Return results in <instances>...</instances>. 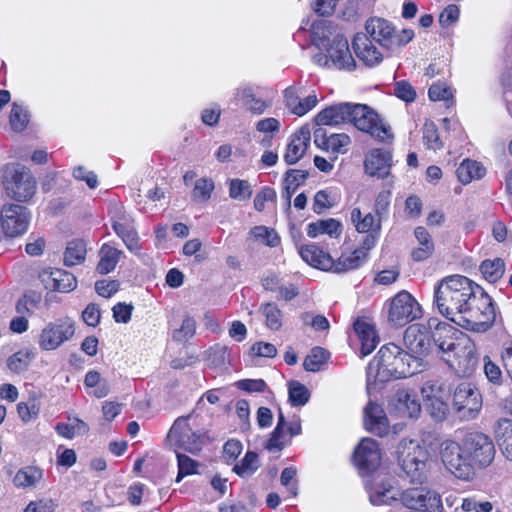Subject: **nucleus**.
Returning a JSON list of instances; mask_svg holds the SVG:
<instances>
[{
    "label": "nucleus",
    "instance_id": "obj_36",
    "mask_svg": "<svg viewBox=\"0 0 512 512\" xmlns=\"http://www.w3.org/2000/svg\"><path fill=\"white\" fill-rule=\"evenodd\" d=\"M424 406L429 415L437 422L446 419L449 413L448 401L436 398V396L422 395Z\"/></svg>",
    "mask_w": 512,
    "mask_h": 512
},
{
    "label": "nucleus",
    "instance_id": "obj_64",
    "mask_svg": "<svg viewBox=\"0 0 512 512\" xmlns=\"http://www.w3.org/2000/svg\"><path fill=\"white\" fill-rule=\"evenodd\" d=\"M428 96L432 101L448 100L452 97L451 91L442 83H434L428 90Z\"/></svg>",
    "mask_w": 512,
    "mask_h": 512
},
{
    "label": "nucleus",
    "instance_id": "obj_21",
    "mask_svg": "<svg viewBox=\"0 0 512 512\" xmlns=\"http://www.w3.org/2000/svg\"><path fill=\"white\" fill-rule=\"evenodd\" d=\"M352 47L357 57L367 66H375L383 59L382 54L372 44L371 39L364 33H358L355 35L352 41Z\"/></svg>",
    "mask_w": 512,
    "mask_h": 512
},
{
    "label": "nucleus",
    "instance_id": "obj_34",
    "mask_svg": "<svg viewBox=\"0 0 512 512\" xmlns=\"http://www.w3.org/2000/svg\"><path fill=\"white\" fill-rule=\"evenodd\" d=\"M363 253V250H354L350 256H341L337 261L333 259V265L328 267V271L340 274L358 268L364 261Z\"/></svg>",
    "mask_w": 512,
    "mask_h": 512
},
{
    "label": "nucleus",
    "instance_id": "obj_47",
    "mask_svg": "<svg viewBox=\"0 0 512 512\" xmlns=\"http://www.w3.org/2000/svg\"><path fill=\"white\" fill-rule=\"evenodd\" d=\"M178 475L176 482H180L185 476L196 474L199 463L183 453H177Z\"/></svg>",
    "mask_w": 512,
    "mask_h": 512
},
{
    "label": "nucleus",
    "instance_id": "obj_38",
    "mask_svg": "<svg viewBox=\"0 0 512 512\" xmlns=\"http://www.w3.org/2000/svg\"><path fill=\"white\" fill-rule=\"evenodd\" d=\"M329 357L330 352L328 350L319 346L313 347L304 359L303 367L306 371L317 372L327 362Z\"/></svg>",
    "mask_w": 512,
    "mask_h": 512
},
{
    "label": "nucleus",
    "instance_id": "obj_45",
    "mask_svg": "<svg viewBox=\"0 0 512 512\" xmlns=\"http://www.w3.org/2000/svg\"><path fill=\"white\" fill-rule=\"evenodd\" d=\"M252 195L251 185L247 180L232 179L230 181L229 196L239 201L247 200Z\"/></svg>",
    "mask_w": 512,
    "mask_h": 512
},
{
    "label": "nucleus",
    "instance_id": "obj_7",
    "mask_svg": "<svg viewBox=\"0 0 512 512\" xmlns=\"http://www.w3.org/2000/svg\"><path fill=\"white\" fill-rule=\"evenodd\" d=\"M3 177L7 195L14 200L23 202L34 195L36 181L25 166L20 164L7 166Z\"/></svg>",
    "mask_w": 512,
    "mask_h": 512
},
{
    "label": "nucleus",
    "instance_id": "obj_17",
    "mask_svg": "<svg viewBox=\"0 0 512 512\" xmlns=\"http://www.w3.org/2000/svg\"><path fill=\"white\" fill-rule=\"evenodd\" d=\"M433 327H435V332L432 333V341L442 352V358L452 357L459 346L464 343L463 339H467L458 329L448 323L437 321Z\"/></svg>",
    "mask_w": 512,
    "mask_h": 512
},
{
    "label": "nucleus",
    "instance_id": "obj_41",
    "mask_svg": "<svg viewBox=\"0 0 512 512\" xmlns=\"http://www.w3.org/2000/svg\"><path fill=\"white\" fill-rule=\"evenodd\" d=\"M289 402L292 406H303L310 398V391L299 381L292 380L288 384Z\"/></svg>",
    "mask_w": 512,
    "mask_h": 512
},
{
    "label": "nucleus",
    "instance_id": "obj_28",
    "mask_svg": "<svg viewBox=\"0 0 512 512\" xmlns=\"http://www.w3.org/2000/svg\"><path fill=\"white\" fill-rule=\"evenodd\" d=\"M309 173L305 170L289 169L285 173L283 196L287 201V209L291 207V197L297 188L308 178Z\"/></svg>",
    "mask_w": 512,
    "mask_h": 512
},
{
    "label": "nucleus",
    "instance_id": "obj_42",
    "mask_svg": "<svg viewBox=\"0 0 512 512\" xmlns=\"http://www.w3.org/2000/svg\"><path fill=\"white\" fill-rule=\"evenodd\" d=\"M177 442L181 448L192 454L200 452L203 445L202 435L192 430L187 433H182V435L177 439Z\"/></svg>",
    "mask_w": 512,
    "mask_h": 512
},
{
    "label": "nucleus",
    "instance_id": "obj_49",
    "mask_svg": "<svg viewBox=\"0 0 512 512\" xmlns=\"http://www.w3.org/2000/svg\"><path fill=\"white\" fill-rule=\"evenodd\" d=\"M40 302L41 295L37 292L30 291L17 301L16 311L21 315H30Z\"/></svg>",
    "mask_w": 512,
    "mask_h": 512
},
{
    "label": "nucleus",
    "instance_id": "obj_40",
    "mask_svg": "<svg viewBox=\"0 0 512 512\" xmlns=\"http://www.w3.org/2000/svg\"><path fill=\"white\" fill-rule=\"evenodd\" d=\"M261 313L265 317L266 326L271 330H279L282 326V312L275 303L268 302L261 306Z\"/></svg>",
    "mask_w": 512,
    "mask_h": 512
},
{
    "label": "nucleus",
    "instance_id": "obj_29",
    "mask_svg": "<svg viewBox=\"0 0 512 512\" xmlns=\"http://www.w3.org/2000/svg\"><path fill=\"white\" fill-rule=\"evenodd\" d=\"M496 436L503 455L512 461V420L500 419L497 423Z\"/></svg>",
    "mask_w": 512,
    "mask_h": 512
},
{
    "label": "nucleus",
    "instance_id": "obj_60",
    "mask_svg": "<svg viewBox=\"0 0 512 512\" xmlns=\"http://www.w3.org/2000/svg\"><path fill=\"white\" fill-rule=\"evenodd\" d=\"M277 198L276 191L271 187H263L254 198V208L261 212L265 208V202H275Z\"/></svg>",
    "mask_w": 512,
    "mask_h": 512
},
{
    "label": "nucleus",
    "instance_id": "obj_12",
    "mask_svg": "<svg viewBox=\"0 0 512 512\" xmlns=\"http://www.w3.org/2000/svg\"><path fill=\"white\" fill-rule=\"evenodd\" d=\"M353 462L362 476H373L381 463L377 441L372 438H363L354 450Z\"/></svg>",
    "mask_w": 512,
    "mask_h": 512
},
{
    "label": "nucleus",
    "instance_id": "obj_44",
    "mask_svg": "<svg viewBox=\"0 0 512 512\" xmlns=\"http://www.w3.org/2000/svg\"><path fill=\"white\" fill-rule=\"evenodd\" d=\"M422 395L436 396V398L441 400H446L450 398L451 395V387L446 382H427L421 388Z\"/></svg>",
    "mask_w": 512,
    "mask_h": 512
},
{
    "label": "nucleus",
    "instance_id": "obj_1",
    "mask_svg": "<svg viewBox=\"0 0 512 512\" xmlns=\"http://www.w3.org/2000/svg\"><path fill=\"white\" fill-rule=\"evenodd\" d=\"M424 370L426 364L421 362V359L415 361L409 352H405L394 343H389L381 347L367 367V390L370 392L376 389L377 383L406 378Z\"/></svg>",
    "mask_w": 512,
    "mask_h": 512
},
{
    "label": "nucleus",
    "instance_id": "obj_18",
    "mask_svg": "<svg viewBox=\"0 0 512 512\" xmlns=\"http://www.w3.org/2000/svg\"><path fill=\"white\" fill-rule=\"evenodd\" d=\"M453 405L457 411L478 412L482 406V397L478 389L468 382L460 383L453 392Z\"/></svg>",
    "mask_w": 512,
    "mask_h": 512
},
{
    "label": "nucleus",
    "instance_id": "obj_3",
    "mask_svg": "<svg viewBox=\"0 0 512 512\" xmlns=\"http://www.w3.org/2000/svg\"><path fill=\"white\" fill-rule=\"evenodd\" d=\"M475 288L476 291L454 323L466 330L483 333L491 328L496 314L492 298L481 286L475 285Z\"/></svg>",
    "mask_w": 512,
    "mask_h": 512
},
{
    "label": "nucleus",
    "instance_id": "obj_53",
    "mask_svg": "<svg viewBox=\"0 0 512 512\" xmlns=\"http://www.w3.org/2000/svg\"><path fill=\"white\" fill-rule=\"evenodd\" d=\"M196 332V322L190 317L186 316L179 329L173 332L172 338L177 342H185L192 338Z\"/></svg>",
    "mask_w": 512,
    "mask_h": 512
},
{
    "label": "nucleus",
    "instance_id": "obj_11",
    "mask_svg": "<svg viewBox=\"0 0 512 512\" xmlns=\"http://www.w3.org/2000/svg\"><path fill=\"white\" fill-rule=\"evenodd\" d=\"M421 316V306L409 292L403 290L392 298L388 321L393 326L403 327Z\"/></svg>",
    "mask_w": 512,
    "mask_h": 512
},
{
    "label": "nucleus",
    "instance_id": "obj_2",
    "mask_svg": "<svg viewBox=\"0 0 512 512\" xmlns=\"http://www.w3.org/2000/svg\"><path fill=\"white\" fill-rule=\"evenodd\" d=\"M472 280L462 275H451L442 279L435 288L434 301L438 311L455 322L470 297L476 291Z\"/></svg>",
    "mask_w": 512,
    "mask_h": 512
},
{
    "label": "nucleus",
    "instance_id": "obj_37",
    "mask_svg": "<svg viewBox=\"0 0 512 512\" xmlns=\"http://www.w3.org/2000/svg\"><path fill=\"white\" fill-rule=\"evenodd\" d=\"M483 277L490 283H495L502 278L505 272V264L501 258L484 260L480 265Z\"/></svg>",
    "mask_w": 512,
    "mask_h": 512
},
{
    "label": "nucleus",
    "instance_id": "obj_35",
    "mask_svg": "<svg viewBox=\"0 0 512 512\" xmlns=\"http://www.w3.org/2000/svg\"><path fill=\"white\" fill-rule=\"evenodd\" d=\"M86 244L81 239L68 242L64 253V264L68 267L78 265L85 260Z\"/></svg>",
    "mask_w": 512,
    "mask_h": 512
},
{
    "label": "nucleus",
    "instance_id": "obj_27",
    "mask_svg": "<svg viewBox=\"0 0 512 512\" xmlns=\"http://www.w3.org/2000/svg\"><path fill=\"white\" fill-rule=\"evenodd\" d=\"M419 242V247L412 250L411 256L414 261L420 262L428 259L434 252V243L426 228L419 226L414 231Z\"/></svg>",
    "mask_w": 512,
    "mask_h": 512
},
{
    "label": "nucleus",
    "instance_id": "obj_61",
    "mask_svg": "<svg viewBox=\"0 0 512 512\" xmlns=\"http://www.w3.org/2000/svg\"><path fill=\"white\" fill-rule=\"evenodd\" d=\"M133 310L132 304L117 303L113 308V318L118 323H128Z\"/></svg>",
    "mask_w": 512,
    "mask_h": 512
},
{
    "label": "nucleus",
    "instance_id": "obj_55",
    "mask_svg": "<svg viewBox=\"0 0 512 512\" xmlns=\"http://www.w3.org/2000/svg\"><path fill=\"white\" fill-rule=\"evenodd\" d=\"M308 146L297 142L296 140L291 139L290 143L287 146V151L284 155V161L288 165H293L297 163L305 154Z\"/></svg>",
    "mask_w": 512,
    "mask_h": 512
},
{
    "label": "nucleus",
    "instance_id": "obj_6",
    "mask_svg": "<svg viewBox=\"0 0 512 512\" xmlns=\"http://www.w3.org/2000/svg\"><path fill=\"white\" fill-rule=\"evenodd\" d=\"M435 322H437V319L431 318L428 326L419 323L412 324L406 328L403 336L405 352H409V355L415 361L421 359V362L426 364V370L430 366L426 358L432 349V333L430 329L434 326Z\"/></svg>",
    "mask_w": 512,
    "mask_h": 512
},
{
    "label": "nucleus",
    "instance_id": "obj_48",
    "mask_svg": "<svg viewBox=\"0 0 512 512\" xmlns=\"http://www.w3.org/2000/svg\"><path fill=\"white\" fill-rule=\"evenodd\" d=\"M423 140L427 148L438 150L443 147L438 129L432 121H426L423 126Z\"/></svg>",
    "mask_w": 512,
    "mask_h": 512
},
{
    "label": "nucleus",
    "instance_id": "obj_19",
    "mask_svg": "<svg viewBox=\"0 0 512 512\" xmlns=\"http://www.w3.org/2000/svg\"><path fill=\"white\" fill-rule=\"evenodd\" d=\"M392 166V155L389 151L373 149L364 161L365 172L372 177L384 179L389 176Z\"/></svg>",
    "mask_w": 512,
    "mask_h": 512
},
{
    "label": "nucleus",
    "instance_id": "obj_63",
    "mask_svg": "<svg viewBox=\"0 0 512 512\" xmlns=\"http://www.w3.org/2000/svg\"><path fill=\"white\" fill-rule=\"evenodd\" d=\"M484 372L490 382L494 384H500L502 382L500 367L492 362L488 356L484 358Z\"/></svg>",
    "mask_w": 512,
    "mask_h": 512
},
{
    "label": "nucleus",
    "instance_id": "obj_57",
    "mask_svg": "<svg viewBox=\"0 0 512 512\" xmlns=\"http://www.w3.org/2000/svg\"><path fill=\"white\" fill-rule=\"evenodd\" d=\"M394 94L397 98L405 101L406 103L413 102L417 96L413 86L405 80H401L395 83Z\"/></svg>",
    "mask_w": 512,
    "mask_h": 512
},
{
    "label": "nucleus",
    "instance_id": "obj_25",
    "mask_svg": "<svg viewBox=\"0 0 512 512\" xmlns=\"http://www.w3.org/2000/svg\"><path fill=\"white\" fill-rule=\"evenodd\" d=\"M299 253L305 262L315 268L328 271V267H332L333 265L331 255L324 252L316 244L301 246Z\"/></svg>",
    "mask_w": 512,
    "mask_h": 512
},
{
    "label": "nucleus",
    "instance_id": "obj_8",
    "mask_svg": "<svg viewBox=\"0 0 512 512\" xmlns=\"http://www.w3.org/2000/svg\"><path fill=\"white\" fill-rule=\"evenodd\" d=\"M349 115L347 121L354 124V126L369 133L371 136L383 141L385 138H393L389 133L390 127L382 123L379 124L378 114L369 106L365 104H350Z\"/></svg>",
    "mask_w": 512,
    "mask_h": 512
},
{
    "label": "nucleus",
    "instance_id": "obj_32",
    "mask_svg": "<svg viewBox=\"0 0 512 512\" xmlns=\"http://www.w3.org/2000/svg\"><path fill=\"white\" fill-rule=\"evenodd\" d=\"M120 255L121 251L108 244H104L99 251L100 261L96 268L97 271L102 275L113 271L119 261Z\"/></svg>",
    "mask_w": 512,
    "mask_h": 512
},
{
    "label": "nucleus",
    "instance_id": "obj_33",
    "mask_svg": "<svg viewBox=\"0 0 512 512\" xmlns=\"http://www.w3.org/2000/svg\"><path fill=\"white\" fill-rule=\"evenodd\" d=\"M48 277L52 281V288L59 292H70L77 286L76 277L62 269L51 270Z\"/></svg>",
    "mask_w": 512,
    "mask_h": 512
},
{
    "label": "nucleus",
    "instance_id": "obj_39",
    "mask_svg": "<svg viewBox=\"0 0 512 512\" xmlns=\"http://www.w3.org/2000/svg\"><path fill=\"white\" fill-rule=\"evenodd\" d=\"M113 229L116 232V234L122 238L126 247L130 251L135 253L139 251L140 246L138 243V235L137 232L132 227H127L118 221H114Z\"/></svg>",
    "mask_w": 512,
    "mask_h": 512
},
{
    "label": "nucleus",
    "instance_id": "obj_51",
    "mask_svg": "<svg viewBox=\"0 0 512 512\" xmlns=\"http://www.w3.org/2000/svg\"><path fill=\"white\" fill-rule=\"evenodd\" d=\"M41 477V471L36 468L28 467L19 470L14 476L13 482L16 486L27 487L35 484Z\"/></svg>",
    "mask_w": 512,
    "mask_h": 512
},
{
    "label": "nucleus",
    "instance_id": "obj_9",
    "mask_svg": "<svg viewBox=\"0 0 512 512\" xmlns=\"http://www.w3.org/2000/svg\"><path fill=\"white\" fill-rule=\"evenodd\" d=\"M465 455L473 467L485 468L495 457V446L492 439L481 432H469L462 439Z\"/></svg>",
    "mask_w": 512,
    "mask_h": 512
},
{
    "label": "nucleus",
    "instance_id": "obj_10",
    "mask_svg": "<svg viewBox=\"0 0 512 512\" xmlns=\"http://www.w3.org/2000/svg\"><path fill=\"white\" fill-rule=\"evenodd\" d=\"M440 454L442 463L455 477L467 480L474 475V467L468 459V455H465L462 443L444 441Z\"/></svg>",
    "mask_w": 512,
    "mask_h": 512
},
{
    "label": "nucleus",
    "instance_id": "obj_30",
    "mask_svg": "<svg viewBox=\"0 0 512 512\" xmlns=\"http://www.w3.org/2000/svg\"><path fill=\"white\" fill-rule=\"evenodd\" d=\"M342 232L341 223L333 218L326 220H318L308 225L307 234L311 238L317 237L319 234H328L330 237L337 238Z\"/></svg>",
    "mask_w": 512,
    "mask_h": 512
},
{
    "label": "nucleus",
    "instance_id": "obj_43",
    "mask_svg": "<svg viewBox=\"0 0 512 512\" xmlns=\"http://www.w3.org/2000/svg\"><path fill=\"white\" fill-rule=\"evenodd\" d=\"M258 455L254 451H248L241 461V464H236L233 471L241 477L251 475L258 469Z\"/></svg>",
    "mask_w": 512,
    "mask_h": 512
},
{
    "label": "nucleus",
    "instance_id": "obj_58",
    "mask_svg": "<svg viewBox=\"0 0 512 512\" xmlns=\"http://www.w3.org/2000/svg\"><path fill=\"white\" fill-rule=\"evenodd\" d=\"M390 205V192L389 191H382L378 194L375 205H374V211L376 215L378 216L376 229L377 231L380 230L381 227V218L387 213L388 207Z\"/></svg>",
    "mask_w": 512,
    "mask_h": 512
},
{
    "label": "nucleus",
    "instance_id": "obj_26",
    "mask_svg": "<svg viewBox=\"0 0 512 512\" xmlns=\"http://www.w3.org/2000/svg\"><path fill=\"white\" fill-rule=\"evenodd\" d=\"M349 109V103H340L327 107L316 115L315 122L319 126H332L346 122L347 115H349Z\"/></svg>",
    "mask_w": 512,
    "mask_h": 512
},
{
    "label": "nucleus",
    "instance_id": "obj_20",
    "mask_svg": "<svg viewBox=\"0 0 512 512\" xmlns=\"http://www.w3.org/2000/svg\"><path fill=\"white\" fill-rule=\"evenodd\" d=\"M366 429L377 435L384 436L388 433L389 424L383 408L373 402H369L364 409Z\"/></svg>",
    "mask_w": 512,
    "mask_h": 512
},
{
    "label": "nucleus",
    "instance_id": "obj_59",
    "mask_svg": "<svg viewBox=\"0 0 512 512\" xmlns=\"http://www.w3.org/2000/svg\"><path fill=\"white\" fill-rule=\"evenodd\" d=\"M238 389L246 391L248 393L252 392H264L267 390L268 386L263 379H243L235 382L234 384Z\"/></svg>",
    "mask_w": 512,
    "mask_h": 512
},
{
    "label": "nucleus",
    "instance_id": "obj_15",
    "mask_svg": "<svg viewBox=\"0 0 512 512\" xmlns=\"http://www.w3.org/2000/svg\"><path fill=\"white\" fill-rule=\"evenodd\" d=\"M463 342L452 357H443V360L460 376L468 377L476 370L479 358L474 343L469 338L463 339Z\"/></svg>",
    "mask_w": 512,
    "mask_h": 512
},
{
    "label": "nucleus",
    "instance_id": "obj_52",
    "mask_svg": "<svg viewBox=\"0 0 512 512\" xmlns=\"http://www.w3.org/2000/svg\"><path fill=\"white\" fill-rule=\"evenodd\" d=\"M250 233L257 240H262L267 246L276 247L280 243V238L274 229L265 226H255Z\"/></svg>",
    "mask_w": 512,
    "mask_h": 512
},
{
    "label": "nucleus",
    "instance_id": "obj_5",
    "mask_svg": "<svg viewBox=\"0 0 512 512\" xmlns=\"http://www.w3.org/2000/svg\"><path fill=\"white\" fill-rule=\"evenodd\" d=\"M401 475L412 484H422L427 479L429 452L416 440L403 439L397 446Z\"/></svg>",
    "mask_w": 512,
    "mask_h": 512
},
{
    "label": "nucleus",
    "instance_id": "obj_54",
    "mask_svg": "<svg viewBox=\"0 0 512 512\" xmlns=\"http://www.w3.org/2000/svg\"><path fill=\"white\" fill-rule=\"evenodd\" d=\"M242 101L248 110L256 114L263 113L267 107L266 103L262 99L255 97L253 90L250 87L242 90Z\"/></svg>",
    "mask_w": 512,
    "mask_h": 512
},
{
    "label": "nucleus",
    "instance_id": "obj_56",
    "mask_svg": "<svg viewBox=\"0 0 512 512\" xmlns=\"http://www.w3.org/2000/svg\"><path fill=\"white\" fill-rule=\"evenodd\" d=\"M30 359V352L19 351L8 358L7 365L11 371L21 373L28 368Z\"/></svg>",
    "mask_w": 512,
    "mask_h": 512
},
{
    "label": "nucleus",
    "instance_id": "obj_16",
    "mask_svg": "<svg viewBox=\"0 0 512 512\" xmlns=\"http://www.w3.org/2000/svg\"><path fill=\"white\" fill-rule=\"evenodd\" d=\"M75 333L74 323L69 318L49 323L41 332L39 345L44 350H54L69 340Z\"/></svg>",
    "mask_w": 512,
    "mask_h": 512
},
{
    "label": "nucleus",
    "instance_id": "obj_4",
    "mask_svg": "<svg viewBox=\"0 0 512 512\" xmlns=\"http://www.w3.org/2000/svg\"><path fill=\"white\" fill-rule=\"evenodd\" d=\"M327 25L328 22L325 20L313 22L311 25L313 41L318 47H323L328 53L332 67L339 70L352 71L356 67V61L350 52L347 38L337 34L332 39H329L325 32Z\"/></svg>",
    "mask_w": 512,
    "mask_h": 512
},
{
    "label": "nucleus",
    "instance_id": "obj_24",
    "mask_svg": "<svg viewBox=\"0 0 512 512\" xmlns=\"http://www.w3.org/2000/svg\"><path fill=\"white\" fill-rule=\"evenodd\" d=\"M365 486L369 492V499L373 505L389 504L392 500H396L392 494L393 486L386 478L373 477L372 480H367Z\"/></svg>",
    "mask_w": 512,
    "mask_h": 512
},
{
    "label": "nucleus",
    "instance_id": "obj_50",
    "mask_svg": "<svg viewBox=\"0 0 512 512\" xmlns=\"http://www.w3.org/2000/svg\"><path fill=\"white\" fill-rule=\"evenodd\" d=\"M28 112L16 103L13 104L10 112V124L14 131H23L29 122Z\"/></svg>",
    "mask_w": 512,
    "mask_h": 512
},
{
    "label": "nucleus",
    "instance_id": "obj_62",
    "mask_svg": "<svg viewBox=\"0 0 512 512\" xmlns=\"http://www.w3.org/2000/svg\"><path fill=\"white\" fill-rule=\"evenodd\" d=\"M227 347L215 346L210 348L207 352L209 364L213 367H219L225 364Z\"/></svg>",
    "mask_w": 512,
    "mask_h": 512
},
{
    "label": "nucleus",
    "instance_id": "obj_22",
    "mask_svg": "<svg viewBox=\"0 0 512 512\" xmlns=\"http://www.w3.org/2000/svg\"><path fill=\"white\" fill-rule=\"evenodd\" d=\"M365 29L371 38L382 47L391 48V40L395 27L384 18H371L366 22Z\"/></svg>",
    "mask_w": 512,
    "mask_h": 512
},
{
    "label": "nucleus",
    "instance_id": "obj_23",
    "mask_svg": "<svg viewBox=\"0 0 512 512\" xmlns=\"http://www.w3.org/2000/svg\"><path fill=\"white\" fill-rule=\"evenodd\" d=\"M392 403L400 414L409 418H416L421 412L419 399L411 390H398L393 397Z\"/></svg>",
    "mask_w": 512,
    "mask_h": 512
},
{
    "label": "nucleus",
    "instance_id": "obj_14",
    "mask_svg": "<svg viewBox=\"0 0 512 512\" xmlns=\"http://www.w3.org/2000/svg\"><path fill=\"white\" fill-rule=\"evenodd\" d=\"M30 213L25 206L9 204L1 210V228L6 237L14 238L28 229Z\"/></svg>",
    "mask_w": 512,
    "mask_h": 512
},
{
    "label": "nucleus",
    "instance_id": "obj_31",
    "mask_svg": "<svg viewBox=\"0 0 512 512\" xmlns=\"http://www.w3.org/2000/svg\"><path fill=\"white\" fill-rule=\"evenodd\" d=\"M486 169L477 161L466 159L456 170L458 180L463 184L470 183L473 179H481Z\"/></svg>",
    "mask_w": 512,
    "mask_h": 512
},
{
    "label": "nucleus",
    "instance_id": "obj_46",
    "mask_svg": "<svg viewBox=\"0 0 512 512\" xmlns=\"http://www.w3.org/2000/svg\"><path fill=\"white\" fill-rule=\"evenodd\" d=\"M214 190V182L208 178L196 180L192 191V199L197 202H205L211 197Z\"/></svg>",
    "mask_w": 512,
    "mask_h": 512
},
{
    "label": "nucleus",
    "instance_id": "obj_13",
    "mask_svg": "<svg viewBox=\"0 0 512 512\" xmlns=\"http://www.w3.org/2000/svg\"><path fill=\"white\" fill-rule=\"evenodd\" d=\"M400 500L404 506L417 512L443 511L440 495L424 488L407 489L401 493Z\"/></svg>",
    "mask_w": 512,
    "mask_h": 512
}]
</instances>
